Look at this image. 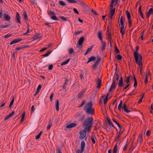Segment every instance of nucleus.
Instances as JSON below:
<instances>
[{
  "instance_id": "obj_29",
  "label": "nucleus",
  "mask_w": 153,
  "mask_h": 153,
  "mask_svg": "<svg viewBox=\"0 0 153 153\" xmlns=\"http://www.w3.org/2000/svg\"><path fill=\"white\" fill-rule=\"evenodd\" d=\"M124 27H120V33L122 35H123L125 33Z\"/></svg>"
},
{
  "instance_id": "obj_33",
  "label": "nucleus",
  "mask_w": 153,
  "mask_h": 153,
  "mask_svg": "<svg viewBox=\"0 0 153 153\" xmlns=\"http://www.w3.org/2000/svg\"><path fill=\"white\" fill-rule=\"evenodd\" d=\"M25 116V113H23V114H22V118H21V121L19 123H22V122L24 121V119Z\"/></svg>"
},
{
  "instance_id": "obj_37",
  "label": "nucleus",
  "mask_w": 153,
  "mask_h": 153,
  "mask_svg": "<svg viewBox=\"0 0 153 153\" xmlns=\"http://www.w3.org/2000/svg\"><path fill=\"white\" fill-rule=\"evenodd\" d=\"M122 102H123L122 100H121L120 101V104H119V105H118V108L119 110H121L122 104Z\"/></svg>"
},
{
  "instance_id": "obj_8",
  "label": "nucleus",
  "mask_w": 153,
  "mask_h": 153,
  "mask_svg": "<svg viewBox=\"0 0 153 153\" xmlns=\"http://www.w3.org/2000/svg\"><path fill=\"white\" fill-rule=\"evenodd\" d=\"M80 2V4L87 10H91V9L82 0H77Z\"/></svg>"
},
{
  "instance_id": "obj_35",
  "label": "nucleus",
  "mask_w": 153,
  "mask_h": 153,
  "mask_svg": "<svg viewBox=\"0 0 153 153\" xmlns=\"http://www.w3.org/2000/svg\"><path fill=\"white\" fill-rule=\"evenodd\" d=\"M134 87L136 88L137 87V81L135 77V76H134Z\"/></svg>"
},
{
  "instance_id": "obj_4",
  "label": "nucleus",
  "mask_w": 153,
  "mask_h": 153,
  "mask_svg": "<svg viewBox=\"0 0 153 153\" xmlns=\"http://www.w3.org/2000/svg\"><path fill=\"white\" fill-rule=\"evenodd\" d=\"M93 121V119L92 117H88L85 120L83 125L85 127L88 126H90V127H91Z\"/></svg>"
},
{
  "instance_id": "obj_20",
  "label": "nucleus",
  "mask_w": 153,
  "mask_h": 153,
  "mask_svg": "<svg viewBox=\"0 0 153 153\" xmlns=\"http://www.w3.org/2000/svg\"><path fill=\"white\" fill-rule=\"evenodd\" d=\"M143 139L142 137V134H140L139 136L138 139L137 140L138 143H140L143 141Z\"/></svg>"
},
{
  "instance_id": "obj_9",
  "label": "nucleus",
  "mask_w": 153,
  "mask_h": 153,
  "mask_svg": "<svg viewBox=\"0 0 153 153\" xmlns=\"http://www.w3.org/2000/svg\"><path fill=\"white\" fill-rule=\"evenodd\" d=\"M126 14L127 16V18L128 20V22L129 23V26H130L132 25L131 20V15L130 13L128 11H126Z\"/></svg>"
},
{
  "instance_id": "obj_56",
  "label": "nucleus",
  "mask_w": 153,
  "mask_h": 153,
  "mask_svg": "<svg viewBox=\"0 0 153 153\" xmlns=\"http://www.w3.org/2000/svg\"><path fill=\"white\" fill-rule=\"evenodd\" d=\"M11 24L10 23H9L8 24H7V25H5V26H2V27H0V28H5L7 27H8L10 25H11Z\"/></svg>"
},
{
  "instance_id": "obj_40",
  "label": "nucleus",
  "mask_w": 153,
  "mask_h": 153,
  "mask_svg": "<svg viewBox=\"0 0 153 153\" xmlns=\"http://www.w3.org/2000/svg\"><path fill=\"white\" fill-rule=\"evenodd\" d=\"M68 2L72 3H76V1L75 0H66Z\"/></svg>"
},
{
  "instance_id": "obj_61",
  "label": "nucleus",
  "mask_w": 153,
  "mask_h": 153,
  "mask_svg": "<svg viewBox=\"0 0 153 153\" xmlns=\"http://www.w3.org/2000/svg\"><path fill=\"white\" fill-rule=\"evenodd\" d=\"M91 127H90V126H88L86 127H85V129L86 130H88V131H91Z\"/></svg>"
},
{
  "instance_id": "obj_42",
  "label": "nucleus",
  "mask_w": 153,
  "mask_h": 153,
  "mask_svg": "<svg viewBox=\"0 0 153 153\" xmlns=\"http://www.w3.org/2000/svg\"><path fill=\"white\" fill-rule=\"evenodd\" d=\"M116 58L119 60H120L122 59V56L118 54L116 56Z\"/></svg>"
},
{
  "instance_id": "obj_32",
  "label": "nucleus",
  "mask_w": 153,
  "mask_h": 153,
  "mask_svg": "<svg viewBox=\"0 0 153 153\" xmlns=\"http://www.w3.org/2000/svg\"><path fill=\"white\" fill-rule=\"evenodd\" d=\"M108 93L107 95V96H106L105 97V99L104 100H103V103H104V105H105L106 104V103L108 100Z\"/></svg>"
},
{
  "instance_id": "obj_31",
  "label": "nucleus",
  "mask_w": 153,
  "mask_h": 153,
  "mask_svg": "<svg viewBox=\"0 0 153 153\" xmlns=\"http://www.w3.org/2000/svg\"><path fill=\"white\" fill-rule=\"evenodd\" d=\"M118 146L117 145H115L114 147V148L113 150V153H116L117 150H118Z\"/></svg>"
},
{
  "instance_id": "obj_41",
  "label": "nucleus",
  "mask_w": 153,
  "mask_h": 153,
  "mask_svg": "<svg viewBox=\"0 0 153 153\" xmlns=\"http://www.w3.org/2000/svg\"><path fill=\"white\" fill-rule=\"evenodd\" d=\"M51 52V51H49L47 53L43 55L42 56H44V57L48 56L50 55Z\"/></svg>"
},
{
  "instance_id": "obj_28",
  "label": "nucleus",
  "mask_w": 153,
  "mask_h": 153,
  "mask_svg": "<svg viewBox=\"0 0 153 153\" xmlns=\"http://www.w3.org/2000/svg\"><path fill=\"white\" fill-rule=\"evenodd\" d=\"M101 42L102 43L101 49H102V50H104L105 49V48L106 44L103 41H101Z\"/></svg>"
},
{
  "instance_id": "obj_1",
  "label": "nucleus",
  "mask_w": 153,
  "mask_h": 153,
  "mask_svg": "<svg viewBox=\"0 0 153 153\" xmlns=\"http://www.w3.org/2000/svg\"><path fill=\"white\" fill-rule=\"evenodd\" d=\"M134 54L135 62L139 66L140 74H141L143 66L142 56L140 54H139L137 51L135 52Z\"/></svg>"
},
{
  "instance_id": "obj_16",
  "label": "nucleus",
  "mask_w": 153,
  "mask_h": 153,
  "mask_svg": "<svg viewBox=\"0 0 153 153\" xmlns=\"http://www.w3.org/2000/svg\"><path fill=\"white\" fill-rule=\"evenodd\" d=\"M153 11V8H150L146 14V16L147 18H149L152 13Z\"/></svg>"
},
{
  "instance_id": "obj_26",
  "label": "nucleus",
  "mask_w": 153,
  "mask_h": 153,
  "mask_svg": "<svg viewBox=\"0 0 153 153\" xmlns=\"http://www.w3.org/2000/svg\"><path fill=\"white\" fill-rule=\"evenodd\" d=\"M92 47H91L88 48L85 53V55H86L89 53L90 52L92 51Z\"/></svg>"
},
{
  "instance_id": "obj_36",
  "label": "nucleus",
  "mask_w": 153,
  "mask_h": 153,
  "mask_svg": "<svg viewBox=\"0 0 153 153\" xmlns=\"http://www.w3.org/2000/svg\"><path fill=\"white\" fill-rule=\"evenodd\" d=\"M98 65V62L96 61L95 62V63L93 64V65H92V68L93 69H95L97 65Z\"/></svg>"
},
{
  "instance_id": "obj_51",
  "label": "nucleus",
  "mask_w": 153,
  "mask_h": 153,
  "mask_svg": "<svg viewBox=\"0 0 153 153\" xmlns=\"http://www.w3.org/2000/svg\"><path fill=\"white\" fill-rule=\"evenodd\" d=\"M26 23L27 25V32L25 33L24 34H23L24 35H27V34L29 32V25H28V24L27 22H26Z\"/></svg>"
},
{
  "instance_id": "obj_50",
  "label": "nucleus",
  "mask_w": 153,
  "mask_h": 153,
  "mask_svg": "<svg viewBox=\"0 0 153 153\" xmlns=\"http://www.w3.org/2000/svg\"><path fill=\"white\" fill-rule=\"evenodd\" d=\"M14 102V98L13 97V99L11 100V101L10 102V104L9 105V107L10 108L11 107V106H12V105H13V104Z\"/></svg>"
},
{
  "instance_id": "obj_10",
  "label": "nucleus",
  "mask_w": 153,
  "mask_h": 153,
  "mask_svg": "<svg viewBox=\"0 0 153 153\" xmlns=\"http://www.w3.org/2000/svg\"><path fill=\"white\" fill-rule=\"evenodd\" d=\"M117 82H116L114 80H113L111 85V86L109 90V91H111L113 90L114 89L117 85Z\"/></svg>"
},
{
  "instance_id": "obj_18",
  "label": "nucleus",
  "mask_w": 153,
  "mask_h": 153,
  "mask_svg": "<svg viewBox=\"0 0 153 153\" xmlns=\"http://www.w3.org/2000/svg\"><path fill=\"white\" fill-rule=\"evenodd\" d=\"M123 85V80L122 77H121L119 81L118 85L119 87H122Z\"/></svg>"
},
{
  "instance_id": "obj_57",
  "label": "nucleus",
  "mask_w": 153,
  "mask_h": 153,
  "mask_svg": "<svg viewBox=\"0 0 153 153\" xmlns=\"http://www.w3.org/2000/svg\"><path fill=\"white\" fill-rule=\"evenodd\" d=\"M145 82L146 84H147V83L148 82V79H147V76L146 74H145Z\"/></svg>"
},
{
  "instance_id": "obj_21",
  "label": "nucleus",
  "mask_w": 153,
  "mask_h": 153,
  "mask_svg": "<svg viewBox=\"0 0 153 153\" xmlns=\"http://www.w3.org/2000/svg\"><path fill=\"white\" fill-rule=\"evenodd\" d=\"M23 18L25 20V22L26 21L28 20V18L27 17V15L26 13V12H24L23 15Z\"/></svg>"
},
{
  "instance_id": "obj_5",
  "label": "nucleus",
  "mask_w": 153,
  "mask_h": 153,
  "mask_svg": "<svg viewBox=\"0 0 153 153\" xmlns=\"http://www.w3.org/2000/svg\"><path fill=\"white\" fill-rule=\"evenodd\" d=\"M110 13L109 14V20L111 21L112 19L114 13L115 8L114 7V3L112 2L110 4Z\"/></svg>"
},
{
  "instance_id": "obj_12",
  "label": "nucleus",
  "mask_w": 153,
  "mask_h": 153,
  "mask_svg": "<svg viewBox=\"0 0 153 153\" xmlns=\"http://www.w3.org/2000/svg\"><path fill=\"white\" fill-rule=\"evenodd\" d=\"M80 136H79V138L80 139H83L86 136V133L85 130L81 131L79 133Z\"/></svg>"
},
{
  "instance_id": "obj_24",
  "label": "nucleus",
  "mask_w": 153,
  "mask_h": 153,
  "mask_svg": "<svg viewBox=\"0 0 153 153\" xmlns=\"http://www.w3.org/2000/svg\"><path fill=\"white\" fill-rule=\"evenodd\" d=\"M41 35L40 34L37 33L33 37L35 39H38L41 38Z\"/></svg>"
},
{
  "instance_id": "obj_34",
  "label": "nucleus",
  "mask_w": 153,
  "mask_h": 153,
  "mask_svg": "<svg viewBox=\"0 0 153 153\" xmlns=\"http://www.w3.org/2000/svg\"><path fill=\"white\" fill-rule=\"evenodd\" d=\"M74 52V49L72 48H71L68 50V53L70 55L72 54Z\"/></svg>"
},
{
  "instance_id": "obj_15",
  "label": "nucleus",
  "mask_w": 153,
  "mask_h": 153,
  "mask_svg": "<svg viewBox=\"0 0 153 153\" xmlns=\"http://www.w3.org/2000/svg\"><path fill=\"white\" fill-rule=\"evenodd\" d=\"M55 105L56 111H59V100L57 99L56 100L55 103Z\"/></svg>"
},
{
  "instance_id": "obj_17",
  "label": "nucleus",
  "mask_w": 153,
  "mask_h": 153,
  "mask_svg": "<svg viewBox=\"0 0 153 153\" xmlns=\"http://www.w3.org/2000/svg\"><path fill=\"white\" fill-rule=\"evenodd\" d=\"M4 17L5 20H9L11 19L10 16L6 13L4 14Z\"/></svg>"
},
{
  "instance_id": "obj_11",
  "label": "nucleus",
  "mask_w": 153,
  "mask_h": 153,
  "mask_svg": "<svg viewBox=\"0 0 153 153\" xmlns=\"http://www.w3.org/2000/svg\"><path fill=\"white\" fill-rule=\"evenodd\" d=\"M118 23L120 27H124V20L122 16H121L118 20Z\"/></svg>"
},
{
  "instance_id": "obj_60",
  "label": "nucleus",
  "mask_w": 153,
  "mask_h": 153,
  "mask_svg": "<svg viewBox=\"0 0 153 153\" xmlns=\"http://www.w3.org/2000/svg\"><path fill=\"white\" fill-rule=\"evenodd\" d=\"M117 140V144H116V145H117V146H118L120 143V139H116Z\"/></svg>"
},
{
  "instance_id": "obj_54",
  "label": "nucleus",
  "mask_w": 153,
  "mask_h": 153,
  "mask_svg": "<svg viewBox=\"0 0 153 153\" xmlns=\"http://www.w3.org/2000/svg\"><path fill=\"white\" fill-rule=\"evenodd\" d=\"M124 111L126 112L127 113H129V112H130V111L128 110V109H127V107H124V108H123Z\"/></svg>"
},
{
  "instance_id": "obj_64",
  "label": "nucleus",
  "mask_w": 153,
  "mask_h": 153,
  "mask_svg": "<svg viewBox=\"0 0 153 153\" xmlns=\"http://www.w3.org/2000/svg\"><path fill=\"white\" fill-rule=\"evenodd\" d=\"M128 146V144H126L125 145H124V147L123 148V151H125L126 149V148H127V147Z\"/></svg>"
},
{
  "instance_id": "obj_3",
  "label": "nucleus",
  "mask_w": 153,
  "mask_h": 153,
  "mask_svg": "<svg viewBox=\"0 0 153 153\" xmlns=\"http://www.w3.org/2000/svg\"><path fill=\"white\" fill-rule=\"evenodd\" d=\"M84 40V38L83 37H81L79 39L78 44L76 46V49L79 52V53L82 52L81 49L82 47V43Z\"/></svg>"
},
{
  "instance_id": "obj_30",
  "label": "nucleus",
  "mask_w": 153,
  "mask_h": 153,
  "mask_svg": "<svg viewBox=\"0 0 153 153\" xmlns=\"http://www.w3.org/2000/svg\"><path fill=\"white\" fill-rule=\"evenodd\" d=\"M98 36L99 39L101 41H103L102 36L101 32H98Z\"/></svg>"
},
{
  "instance_id": "obj_39",
  "label": "nucleus",
  "mask_w": 153,
  "mask_h": 153,
  "mask_svg": "<svg viewBox=\"0 0 153 153\" xmlns=\"http://www.w3.org/2000/svg\"><path fill=\"white\" fill-rule=\"evenodd\" d=\"M107 121L110 126L112 127H114V125H113L111 122L108 119L107 120Z\"/></svg>"
},
{
  "instance_id": "obj_48",
  "label": "nucleus",
  "mask_w": 153,
  "mask_h": 153,
  "mask_svg": "<svg viewBox=\"0 0 153 153\" xmlns=\"http://www.w3.org/2000/svg\"><path fill=\"white\" fill-rule=\"evenodd\" d=\"M113 121L117 125L118 127L120 128H121V126L118 123L117 121H116L115 120H113Z\"/></svg>"
},
{
  "instance_id": "obj_46",
  "label": "nucleus",
  "mask_w": 153,
  "mask_h": 153,
  "mask_svg": "<svg viewBox=\"0 0 153 153\" xmlns=\"http://www.w3.org/2000/svg\"><path fill=\"white\" fill-rule=\"evenodd\" d=\"M51 18L52 19L55 20H57L58 19L57 18L56 16L54 15L51 16Z\"/></svg>"
},
{
  "instance_id": "obj_13",
  "label": "nucleus",
  "mask_w": 153,
  "mask_h": 153,
  "mask_svg": "<svg viewBox=\"0 0 153 153\" xmlns=\"http://www.w3.org/2000/svg\"><path fill=\"white\" fill-rule=\"evenodd\" d=\"M76 126V124L75 123H71L68 125L65 128V130L67 131V129L74 127Z\"/></svg>"
},
{
  "instance_id": "obj_45",
  "label": "nucleus",
  "mask_w": 153,
  "mask_h": 153,
  "mask_svg": "<svg viewBox=\"0 0 153 153\" xmlns=\"http://www.w3.org/2000/svg\"><path fill=\"white\" fill-rule=\"evenodd\" d=\"M130 76H127L126 78V83L128 84L130 82Z\"/></svg>"
},
{
  "instance_id": "obj_44",
  "label": "nucleus",
  "mask_w": 153,
  "mask_h": 153,
  "mask_svg": "<svg viewBox=\"0 0 153 153\" xmlns=\"http://www.w3.org/2000/svg\"><path fill=\"white\" fill-rule=\"evenodd\" d=\"M123 131H122L121 133L120 132H119V133L118 135L116 137V139H120V138L121 136V135L122 133H123Z\"/></svg>"
},
{
  "instance_id": "obj_58",
  "label": "nucleus",
  "mask_w": 153,
  "mask_h": 153,
  "mask_svg": "<svg viewBox=\"0 0 153 153\" xmlns=\"http://www.w3.org/2000/svg\"><path fill=\"white\" fill-rule=\"evenodd\" d=\"M60 18L63 20H64L65 21H67L68 20L67 18L66 17H64L63 16H61L60 17Z\"/></svg>"
},
{
  "instance_id": "obj_63",
  "label": "nucleus",
  "mask_w": 153,
  "mask_h": 153,
  "mask_svg": "<svg viewBox=\"0 0 153 153\" xmlns=\"http://www.w3.org/2000/svg\"><path fill=\"white\" fill-rule=\"evenodd\" d=\"M74 11V12L75 13H76L77 14H79V13L78 12L77 10L75 8H74L73 9Z\"/></svg>"
},
{
  "instance_id": "obj_43",
  "label": "nucleus",
  "mask_w": 153,
  "mask_h": 153,
  "mask_svg": "<svg viewBox=\"0 0 153 153\" xmlns=\"http://www.w3.org/2000/svg\"><path fill=\"white\" fill-rule=\"evenodd\" d=\"M41 88V85H38V86L37 88V90H36V93H37L39 92V91Z\"/></svg>"
},
{
  "instance_id": "obj_27",
  "label": "nucleus",
  "mask_w": 153,
  "mask_h": 153,
  "mask_svg": "<svg viewBox=\"0 0 153 153\" xmlns=\"http://www.w3.org/2000/svg\"><path fill=\"white\" fill-rule=\"evenodd\" d=\"M85 91V90H83L82 91L79 92L78 94V97L81 98L83 96V94Z\"/></svg>"
},
{
  "instance_id": "obj_59",
  "label": "nucleus",
  "mask_w": 153,
  "mask_h": 153,
  "mask_svg": "<svg viewBox=\"0 0 153 153\" xmlns=\"http://www.w3.org/2000/svg\"><path fill=\"white\" fill-rule=\"evenodd\" d=\"M144 94H143V96H142V97L139 99V100L138 101V103H140L142 101V100L144 97Z\"/></svg>"
},
{
  "instance_id": "obj_52",
  "label": "nucleus",
  "mask_w": 153,
  "mask_h": 153,
  "mask_svg": "<svg viewBox=\"0 0 153 153\" xmlns=\"http://www.w3.org/2000/svg\"><path fill=\"white\" fill-rule=\"evenodd\" d=\"M82 32V31H75L74 33V34L76 35H77L81 33Z\"/></svg>"
},
{
  "instance_id": "obj_19",
  "label": "nucleus",
  "mask_w": 153,
  "mask_h": 153,
  "mask_svg": "<svg viewBox=\"0 0 153 153\" xmlns=\"http://www.w3.org/2000/svg\"><path fill=\"white\" fill-rule=\"evenodd\" d=\"M101 83V80L100 79H98L97 80V88L98 89H99L100 88Z\"/></svg>"
},
{
  "instance_id": "obj_49",
  "label": "nucleus",
  "mask_w": 153,
  "mask_h": 153,
  "mask_svg": "<svg viewBox=\"0 0 153 153\" xmlns=\"http://www.w3.org/2000/svg\"><path fill=\"white\" fill-rule=\"evenodd\" d=\"M52 123L51 122H49L47 128L48 129H50L51 127Z\"/></svg>"
},
{
  "instance_id": "obj_2",
  "label": "nucleus",
  "mask_w": 153,
  "mask_h": 153,
  "mask_svg": "<svg viewBox=\"0 0 153 153\" xmlns=\"http://www.w3.org/2000/svg\"><path fill=\"white\" fill-rule=\"evenodd\" d=\"M92 107V102H89L85 106L84 109L87 113L92 114L94 112V109Z\"/></svg>"
},
{
  "instance_id": "obj_38",
  "label": "nucleus",
  "mask_w": 153,
  "mask_h": 153,
  "mask_svg": "<svg viewBox=\"0 0 153 153\" xmlns=\"http://www.w3.org/2000/svg\"><path fill=\"white\" fill-rule=\"evenodd\" d=\"M59 4L63 6H65L66 5L64 1H59Z\"/></svg>"
},
{
  "instance_id": "obj_25",
  "label": "nucleus",
  "mask_w": 153,
  "mask_h": 153,
  "mask_svg": "<svg viewBox=\"0 0 153 153\" xmlns=\"http://www.w3.org/2000/svg\"><path fill=\"white\" fill-rule=\"evenodd\" d=\"M70 60V59H68L67 60L65 61H64L63 62L61 63V65L62 66L63 65H66L69 62Z\"/></svg>"
},
{
  "instance_id": "obj_47",
  "label": "nucleus",
  "mask_w": 153,
  "mask_h": 153,
  "mask_svg": "<svg viewBox=\"0 0 153 153\" xmlns=\"http://www.w3.org/2000/svg\"><path fill=\"white\" fill-rule=\"evenodd\" d=\"M115 53H118L120 52V51L117 46L115 47Z\"/></svg>"
},
{
  "instance_id": "obj_23",
  "label": "nucleus",
  "mask_w": 153,
  "mask_h": 153,
  "mask_svg": "<svg viewBox=\"0 0 153 153\" xmlns=\"http://www.w3.org/2000/svg\"><path fill=\"white\" fill-rule=\"evenodd\" d=\"M96 59V58L93 56L91 57L88 58V61L87 62V63H89L91 61L94 60Z\"/></svg>"
},
{
  "instance_id": "obj_22",
  "label": "nucleus",
  "mask_w": 153,
  "mask_h": 153,
  "mask_svg": "<svg viewBox=\"0 0 153 153\" xmlns=\"http://www.w3.org/2000/svg\"><path fill=\"white\" fill-rule=\"evenodd\" d=\"M91 139L93 143L95 144L96 141L97 140L96 138L94 135H92L91 136Z\"/></svg>"
},
{
  "instance_id": "obj_6",
  "label": "nucleus",
  "mask_w": 153,
  "mask_h": 153,
  "mask_svg": "<svg viewBox=\"0 0 153 153\" xmlns=\"http://www.w3.org/2000/svg\"><path fill=\"white\" fill-rule=\"evenodd\" d=\"M15 21L16 22L18 25L19 27H20V25L22 24V22L21 21L20 15L18 12L16 13Z\"/></svg>"
},
{
  "instance_id": "obj_62",
  "label": "nucleus",
  "mask_w": 153,
  "mask_h": 153,
  "mask_svg": "<svg viewBox=\"0 0 153 153\" xmlns=\"http://www.w3.org/2000/svg\"><path fill=\"white\" fill-rule=\"evenodd\" d=\"M139 16L143 19V16L142 11L139 12Z\"/></svg>"
},
{
  "instance_id": "obj_55",
  "label": "nucleus",
  "mask_w": 153,
  "mask_h": 153,
  "mask_svg": "<svg viewBox=\"0 0 153 153\" xmlns=\"http://www.w3.org/2000/svg\"><path fill=\"white\" fill-rule=\"evenodd\" d=\"M146 135L147 136H148L150 135V130H147L146 134Z\"/></svg>"
},
{
  "instance_id": "obj_7",
  "label": "nucleus",
  "mask_w": 153,
  "mask_h": 153,
  "mask_svg": "<svg viewBox=\"0 0 153 153\" xmlns=\"http://www.w3.org/2000/svg\"><path fill=\"white\" fill-rule=\"evenodd\" d=\"M85 146V143L84 141H82L81 143L80 150H78V153H82L84 151Z\"/></svg>"
},
{
  "instance_id": "obj_53",
  "label": "nucleus",
  "mask_w": 153,
  "mask_h": 153,
  "mask_svg": "<svg viewBox=\"0 0 153 153\" xmlns=\"http://www.w3.org/2000/svg\"><path fill=\"white\" fill-rule=\"evenodd\" d=\"M48 13L49 15H51V16L55 14V13L52 10H50L49 12H48Z\"/></svg>"
},
{
  "instance_id": "obj_14",
  "label": "nucleus",
  "mask_w": 153,
  "mask_h": 153,
  "mask_svg": "<svg viewBox=\"0 0 153 153\" xmlns=\"http://www.w3.org/2000/svg\"><path fill=\"white\" fill-rule=\"evenodd\" d=\"M22 40V39H14L10 43V45H12L15 43L19 42Z\"/></svg>"
}]
</instances>
